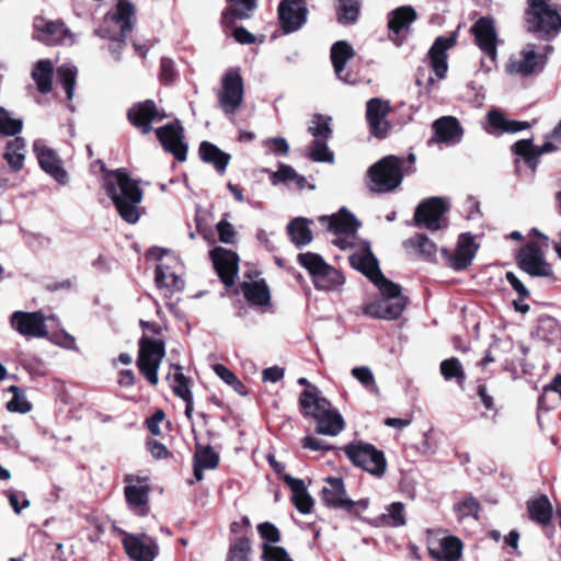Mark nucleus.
Segmentation results:
<instances>
[{
    "mask_svg": "<svg viewBox=\"0 0 561 561\" xmlns=\"http://www.w3.org/2000/svg\"><path fill=\"white\" fill-rule=\"evenodd\" d=\"M351 265L364 273L380 290L385 320L398 319L405 309L407 298L398 284L387 279L379 270L377 259L366 245L350 256Z\"/></svg>",
    "mask_w": 561,
    "mask_h": 561,
    "instance_id": "1",
    "label": "nucleus"
},
{
    "mask_svg": "<svg viewBox=\"0 0 561 561\" xmlns=\"http://www.w3.org/2000/svg\"><path fill=\"white\" fill-rule=\"evenodd\" d=\"M104 188L122 219L136 224L140 218L139 205L142 201V191L137 182L126 172L116 170L105 175Z\"/></svg>",
    "mask_w": 561,
    "mask_h": 561,
    "instance_id": "2",
    "label": "nucleus"
},
{
    "mask_svg": "<svg viewBox=\"0 0 561 561\" xmlns=\"http://www.w3.org/2000/svg\"><path fill=\"white\" fill-rule=\"evenodd\" d=\"M299 403L306 416H312L317 423V434L336 436L344 428V420L342 415L334 409L331 403L320 396L314 389H306L299 399Z\"/></svg>",
    "mask_w": 561,
    "mask_h": 561,
    "instance_id": "3",
    "label": "nucleus"
},
{
    "mask_svg": "<svg viewBox=\"0 0 561 561\" xmlns=\"http://www.w3.org/2000/svg\"><path fill=\"white\" fill-rule=\"evenodd\" d=\"M134 15V4L127 0H118L116 11L113 14H106L104 16V24L95 31L96 35L113 41L110 49L116 60L121 59V48L124 38L133 30Z\"/></svg>",
    "mask_w": 561,
    "mask_h": 561,
    "instance_id": "4",
    "label": "nucleus"
},
{
    "mask_svg": "<svg viewBox=\"0 0 561 561\" xmlns=\"http://www.w3.org/2000/svg\"><path fill=\"white\" fill-rule=\"evenodd\" d=\"M402 164V159L388 156L371 165L367 171L369 190L388 193L399 187L403 179Z\"/></svg>",
    "mask_w": 561,
    "mask_h": 561,
    "instance_id": "5",
    "label": "nucleus"
},
{
    "mask_svg": "<svg viewBox=\"0 0 561 561\" xmlns=\"http://www.w3.org/2000/svg\"><path fill=\"white\" fill-rule=\"evenodd\" d=\"M474 43L484 57L481 59V69L490 72L496 67L497 44L500 42L495 22L492 18L482 16L471 27Z\"/></svg>",
    "mask_w": 561,
    "mask_h": 561,
    "instance_id": "6",
    "label": "nucleus"
},
{
    "mask_svg": "<svg viewBox=\"0 0 561 561\" xmlns=\"http://www.w3.org/2000/svg\"><path fill=\"white\" fill-rule=\"evenodd\" d=\"M298 262L310 273L318 289L333 290L344 282L340 271L327 264L319 254L301 253L298 255Z\"/></svg>",
    "mask_w": 561,
    "mask_h": 561,
    "instance_id": "7",
    "label": "nucleus"
},
{
    "mask_svg": "<svg viewBox=\"0 0 561 561\" xmlns=\"http://www.w3.org/2000/svg\"><path fill=\"white\" fill-rule=\"evenodd\" d=\"M244 87L238 68L228 69L221 77L217 91L219 108L227 115H234L243 103Z\"/></svg>",
    "mask_w": 561,
    "mask_h": 561,
    "instance_id": "8",
    "label": "nucleus"
},
{
    "mask_svg": "<svg viewBox=\"0 0 561 561\" xmlns=\"http://www.w3.org/2000/svg\"><path fill=\"white\" fill-rule=\"evenodd\" d=\"M319 220L327 226L328 230L335 234L332 242L340 249H348L354 245L355 232L359 227L357 219L342 208L332 216H321Z\"/></svg>",
    "mask_w": 561,
    "mask_h": 561,
    "instance_id": "9",
    "label": "nucleus"
},
{
    "mask_svg": "<svg viewBox=\"0 0 561 561\" xmlns=\"http://www.w3.org/2000/svg\"><path fill=\"white\" fill-rule=\"evenodd\" d=\"M164 354V343L161 340L146 336L141 337L137 365L141 374L151 385H157L159 381L158 369Z\"/></svg>",
    "mask_w": 561,
    "mask_h": 561,
    "instance_id": "10",
    "label": "nucleus"
},
{
    "mask_svg": "<svg viewBox=\"0 0 561 561\" xmlns=\"http://www.w3.org/2000/svg\"><path fill=\"white\" fill-rule=\"evenodd\" d=\"M345 454L355 466L377 477L385 473L387 462L383 453L374 445L362 442L351 444L345 447Z\"/></svg>",
    "mask_w": 561,
    "mask_h": 561,
    "instance_id": "11",
    "label": "nucleus"
},
{
    "mask_svg": "<svg viewBox=\"0 0 561 561\" xmlns=\"http://www.w3.org/2000/svg\"><path fill=\"white\" fill-rule=\"evenodd\" d=\"M527 22L530 30L549 34L561 30V16L549 0H529Z\"/></svg>",
    "mask_w": 561,
    "mask_h": 561,
    "instance_id": "12",
    "label": "nucleus"
},
{
    "mask_svg": "<svg viewBox=\"0 0 561 561\" xmlns=\"http://www.w3.org/2000/svg\"><path fill=\"white\" fill-rule=\"evenodd\" d=\"M33 37L46 45H71L75 35L60 21H51L42 16L34 19Z\"/></svg>",
    "mask_w": 561,
    "mask_h": 561,
    "instance_id": "13",
    "label": "nucleus"
},
{
    "mask_svg": "<svg viewBox=\"0 0 561 561\" xmlns=\"http://www.w3.org/2000/svg\"><path fill=\"white\" fill-rule=\"evenodd\" d=\"M448 210V204L443 197H431L422 202L414 214L416 225L424 226L431 231H437L446 227L444 214Z\"/></svg>",
    "mask_w": 561,
    "mask_h": 561,
    "instance_id": "14",
    "label": "nucleus"
},
{
    "mask_svg": "<svg viewBox=\"0 0 561 561\" xmlns=\"http://www.w3.org/2000/svg\"><path fill=\"white\" fill-rule=\"evenodd\" d=\"M519 267L533 277H547L552 268L545 259L543 251L534 242L527 243L517 255Z\"/></svg>",
    "mask_w": 561,
    "mask_h": 561,
    "instance_id": "15",
    "label": "nucleus"
},
{
    "mask_svg": "<svg viewBox=\"0 0 561 561\" xmlns=\"http://www.w3.org/2000/svg\"><path fill=\"white\" fill-rule=\"evenodd\" d=\"M123 546L134 561H154L159 547L154 539L146 534H124Z\"/></svg>",
    "mask_w": 561,
    "mask_h": 561,
    "instance_id": "16",
    "label": "nucleus"
},
{
    "mask_svg": "<svg viewBox=\"0 0 561 561\" xmlns=\"http://www.w3.org/2000/svg\"><path fill=\"white\" fill-rule=\"evenodd\" d=\"M125 481V497L130 510L136 514L146 515L150 486L146 478L128 474Z\"/></svg>",
    "mask_w": 561,
    "mask_h": 561,
    "instance_id": "17",
    "label": "nucleus"
},
{
    "mask_svg": "<svg viewBox=\"0 0 561 561\" xmlns=\"http://www.w3.org/2000/svg\"><path fill=\"white\" fill-rule=\"evenodd\" d=\"M45 320L46 318L42 311H15L10 319L12 328L27 337H46L48 332Z\"/></svg>",
    "mask_w": 561,
    "mask_h": 561,
    "instance_id": "18",
    "label": "nucleus"
},
{
    "mask_svg": "<svg viewBox=\"0 0 561 561\" xmlns=\"http://www.w3.org/2000/svg\"><path fill=\"white\" fill-rule=\"evenodd\" d=\"M308 9L304 0H282L278 18L285 33L298 31L307 21Z\"/></svg>",
    "mask_w": 561,
    "mask_h": 561,
    "instance_id": "19",
    "label": "nucleus"
},
{
    "mask_svg": "<svg viewBox=\"0 0 561 561\" xmlns=\"http://www.w3.org/2000/svg\"><path fill=\"white\" fill-rule=\"evenodd\" d=\"M543 64L542 56L536 51L535 45L527 44L523 49L512 55L506 64V71L515 76H528Z\"/></svg>",
    "mask_w": 561,
    "mask_h": 561,
    "instance_id": "20",
    "label": "nucleus"
},
{
    "mask_svg": "<svg viewBox=\"0 0 561 561\" xmlns=\"http://www.w3.org/2000/svg\"><path fill=\"white\" fill-rule=\"evenodd\" d=\"M390 112V104L388 101L380 98L370 99L366 104V118L369 125L370 133L378 137L383 138L387 136L390 124L387 116Z\"/></svg>",
    "mask_w": 561,
    "mask_h": 561,
    "instance_id": "21",
    "label": "nucleus"
},
{
    "mask_svg": "<svg viewBox=\"0 0 561 561\" xmlns=\"http://www.w3.org/2000/svg\"><path fill=\"white\" fill-rule=\"evenodd\" d=\"M478 249L479 245L474 242L473 236L470 233H461L454 254H450L446 249H443L442 252L448 260V264L451 268L461 271L471 264Z\"/></svg>",
    "mask_w": 561,
    "mask_h": 561,
    "instance_id": "22",
    "label": "nucleus"
},
{
    "mask_svg": "<svg viewBox=\"0 0 561 561\" xmlns=\"http://www.w3.org/2000/svg\"><path fill=\"white\" fill-rule=\"evenodd\" d=\"M214 267L226 286L234 284L238 274L239 257L237 253L224 248H215L210 252Z\"/></svg>",
    "mask_w": 561,
    "mask_h": 561,
    "instance_id": "23",
    "label": "nucleus"
},
{
    "mask_svg": "<svg viewBox=\"0 0 561 561\" xmlns=\"http://www.w3.org/2000/svg\"><path fill=\"white\" fill-rule=\"evenodd\" d=\"M33 148L41 168L60 184H66L67 172L56 152L41 139L34 141Z\"/></svg>",
    "mask_w": 561,
    "mask_h": 561,
    "instance_id": "24",
    "label": "nucleus"
},
{
    "mask_svg": "<svg viewBox=\"0 0 561 561\" xmlns=\"http://www.w3.org/2000/svg\"><path fill=\"white\" fill-rule=\"evenodd\" d=\"M157 136L163 148L174 154L178 160L186 159L187 147L183 142V128L179 122L158 128Z\"/></svg>",
    "mask_w": 561,
    "mask_h": 561,
    "instance_id": "25",
    "label": "nucleus"
},
{
    "mask_svg": "<svg viewBox=\"0 0 561 561\" xmlns=\"http://www.w3.org/2000/svg\"><path fill=\"white\" fill-rule=\"evenodd\" d=\"M428 553L437 561H458L462 553V542L455 536L428 539Z\"/></svg>",
    "mask_w": 561,
    "mask_h": 561,
    "instance_id": "26",
    "label": "nucleus"
},
{
    "mask_svg": "<svg viewBox=\"0 0 561 561\" xmlns=\"http://www.w3.org/2000/svg\"><path fill=\"white\" fill-rule=\"evenodd\" d=\"M354 55L353 47L345 41H339L331 47V60L334 72L341 81L348 84L356 82V78L352 73L345 72V65Z\"/></svg>",
    "mask_w": 561,
    "mask_h": 561,
    "instance_id": "27",
    "label": "nucleus"
},
{
    "mask_svg": "<svg viewBox=\"0 0 561 561\" xmlns=\"http://www.w3.org/2000/svg\"><path fill=\"white\" fill-rule=\"evenodd\" d=\"M127 117L135 127L147 134L151 130V122L159 117V111L153 101L147 100L133 105Z\"/></svg>",
    "mask_w": 561,
    "mask_h": 561,
    "instance_id": "28",
    "label": "nucleus"
},
{
    "mask_svg": "<svg viewBox=\"0 0 561 561\" xmlns=\"http://www.w3.org/2000/svg\"><path fill=\"white\" fill-rule=\"evenodd\" d=\"M456 37H438L428 51L431 66L436 77L444 79L448 69L446 50L454 46Z\"/></svg>",
    "mask_w": 561,
    "mask_h": 561,
    "instance_id": "29",
    "label": "nucleus"
},
{
    "mask_svg": "<svg viewBox=\"0 0 561 561\" xmlns=\"http://www.w3.org/2000/svg\"><path fill=\"white\" fill-rule=\"evenodd\" d=\"M435 141L444 144L460 142L463 129L454 116H443L433 123Z\"/></svg>",
    "mask_w": 561,
    "mask_h": 561,
    "instance_id": "30",
    "label": "nucleus"
},
{
    "mask_svg": "<svg viewBox=\"0 0 561 561\" xmlns=\"http://www.w3.org/2000/svg\"><path fill=\"white\" fill-rule=\"evenodd\" d=\"M554 145L546 142L542 146H534L531 139H522L514 144L513 152L525 160L531 172H535L540 156L553 151Z\"/></svg>",
    "mask_w": 561,
    "mask_h": 561,
    "instance_id": "31",
    "label": "nucleus"
},
{
    "mask_svg": "<svg viewBox=\"0 0 561 561\" xmlns=\"http://www.w3.org/2000/svg\"><path fill=\"white\" fill-rule=\"evenodd\" d=\"M324 482L327 485L321 490V501L323 504L329 507L344 510L348 497L343 480L337 477H330L325 478Z\"/></svg>",
    "mask_w": 561,
    "mask_h": 561,
    "instance_id": "32",
    "label": "nucleus"
},
{
    "mask_svg": "<svg viewBox=\"0 0 561 561\" xmlns=\"http://www.w3.org/2000/svg\"><path fill=\"white\" fill-rule=\"evenodd\" d=\"M283 480L293 492V501L296 508L302 514L310 513L313 506V500L308 493L304 480L296 479L286 473L283 474Z\"/></svg>",
    "mask_w": 561,
    "mask_h": 561,
    "instance_id": "33",
    "label": "nucleus"
},
{
    "mask_svg": "<svg viewBox=\"0 0 561 561\" xmlns=\"http://www.w3.org/2000/svg\"><path fill=\"white\" fill-rule=\"evenodd\" d=\"M219 456L210 446L197 445L194 455V477L197 481L203 480V471L211 470L218 466Z\"/></svg>",
    "mask_w": 561,
    "mask_h": 561,
    "instance_id": "34",
    "label": "nucleus"
},
{
    "mask_svg": "<svg viewBox=\"0 0 561 561\" xmlns=\"http://www.w3.org/2000/svg\"><path fill=\"white\" fill-rule=\"evenodd\" d=\"M242 293L247 300L255 306H268L271 293L264 280L245 282L242 284Z\"/></svg>",
    "mask_w": 561,
    "mask_h": 561,
    "instance_id": "35",
    "label": "nucleus"
},
{
    "mask_svg": "<svg viewBox=\"0 0 561 561\" xmlns=\"http://www.w3.org/2000/svg\"><path fill=\"white\" fill-rule=\"evenodd\" d=\"M488 122L496 134H514L529 127L527 122L510 121L505 118V116L497 110H491L488 113Z\"/></svg>",
    "mask_w": 561,
    "mask_h": 561,
    "instance_id": "36",
    "label": "nucleus"
},
{
    "mask_svg": "<svg viewBox=\"0 0 561 561\" xmlns=\"http://www.w3.org/2000/svg\"><path fill=\"white\" fill-rule=\"evenodd\" d=\"M255 8V0H228V7L222 14V22L226 25H231L234 19H248Z\"/></svg>",
    "mask_w": 561,
    "mask_h": 561,
    "instance_id": "37",
    "label": "nucleus"
},
{
    "mask_svg": "<svg viewBox=\"0 0 561 561\" xmlns=\"http://www.w3.org/2000/svg\"><path fill=\"white\" fill-rule=\"evenodd\" d=\"M528 513L533 520L542 526H547L552 518V505L547 496L529 500L527 503Z\"/></svg>",
    "mask_w": 561,
    "mask_h": 561,
    "instance_id": "38",
    "label": "nucleus"
},
{
    "mask_svg": "<svg viewBox=\"0 0 561 561\" xmlns=\"http://www.w3.org/2000/svg\"><path fill=\"white\" fill-rule=\"evenodd\" d=\"M201 158L208 163H213L219 173H224L229 161L230 154L221 151L217 146L204 141L199 147Z\"/></svg>",
    "mask_w": 561,
    "mask_h": 561,
    "instance_id": "39",
    "label": "nucleus"
},
{
    "mask_svg": "<svg viewBox=\"0 0 561 561\" xmlns=\"http://www.w3.org/2000/svg\"><path fill=\"white\" fill-rule=\"evenodd\" d=\"M415 19V10L411 5H403L389 13L388 27L393 33L399 34L400 31L408 28Z\"/></svg>",
    "mask_w": 561,
    "mask_h": 561,
    "instance_id": "40",
    "label": "nucleus"
},
{
    "mask_svg": "<svg viewBox=\"0 0 561 561\" xmlns=\"http://www.w3.org/2000/svg\"><path fill=\"white\" fill-rule=\"evenodd\" d=\"M54 72V64L48 59L38 60L33 70L32 78L37 89L42 93H48L51 90V78Z\"/></svg>",
    "mask_w": 561,
    "mask_h": 561,
    "instance_id": "41",
    "label": "nucleus"
},
{
    "mask_svg": "<svg viewBox=\"0 0 561 561\" xmlns=\"http://www.w3.org/2000/svg\"><path fill=\"white\" fill-rule=\"evenodd\" d=\"M156 284L159 288H165L170 291H181L185 286L182 277L162 263L157 266Z\"/></svg>",
    "mask_w": 561,
    "mask_h": 561,
    "instance_id": "42",
    "label": "nucleus"
},
{
    "mask_svg": "<svg viewBox=\"0 0 561 561\" xmlns=\"http://www.w3.org/2000/svg\"><path fill=\"white\" fill-rule=\"evenodd\" d=\"M288 234L297 247L307 245L312 241V231L307 219L298 217L287 226Z\"/></svg>",
    "mask_w": 561,
    "mask_h": 561,
    "instance_id": "43",
    "label": "nucleus"
},
{
    "mask_svg": "<svg viewBox=\"0 0 561 561\" xmlns=\"http://www.w3.org/2000/svg\"><path fill=\"white\" fill-rule=\"evenodd\" d=\"M403 245L407 250H413L426 260H433L437 251L436 244L424 234H416L405 240Z\"/></svg>",
    "mask_w": 561,
    "mask_h": 561,
    "instance_id": "44",
    "label": "nucleus"
},
{
    "mask_svg": "<svg viewBox=\"0 0 561 561\" xmlns=\"http://www.w3.org/2000/svg\"><path fill=\"white\" fill-rule=\"evenodd\" d=\"M380 526L400 527L405 525L404 506L400 502H394L387 507L377 522Z\"/></svg>",
    "mask_w": 561,
    "mask_h": 561,
    "instance_id": "45",
    "label": "nucleus"
},
{
    "mask_svg": "<svg viewBox=\"0 0 561 561\" xmlns=\"http://www.w3.org/2000/svg\"><path fill=\"white\" fill-rule=\"evenodd\" d=\"M77 73V67L72 64H64L57 68V79L62 84L68 100L73 98Z\"/></svg>",
    "mask_w": 561,
    "mask_h": 561,
    "instance_id": "46",
    "label": "nucleus"
},
{
    "mask_svg": "<svg viewBox=\"0 0 561 561\" xmlns=\"http://www.w3.org/2000/svg\"><path fill=\"white\" fill-rule=\"evenodd\" d=\"M440 374L446 380L456 379L462 388L466 379L465 371L458 358L451 357L440 363Z\"/></svg>",
    "mask_w": 561,
    "mask_h": 561,
    "instance_id": "47",
    "label": "nucleus"
},
{
    "mask_svg": "<svg viewBox=\"0 0 561 561\" xmlns=\"http://www.w3.org/2000/svg\"><path fill=\"white\" fill-rule=\"evenodd\" d=\"M359 13V0H337V21L342 24L354 23Z\"/></svg>",
    "mask_w": 561,
    "mask_h": 561,
    "instance_id": "48",
    "label": "nucleus"
},
{
    "mask_svg": "<svg viewBox=\"0 0 561 561\" xmlns=\"http://www.w3.org/2000/svg\"><path fill=\"white\" fill-rule=\"evenodd\" d=\"M330 122L331 117L317 114L311 118L308 131L314 139H328L332 134Z\"/></svg>",
    "mask_w": 561,
    "mask_h": 561,
    "instance_id": "49",
    "label": "nucleus"
},
{
    "mask_svg": "<svg viewBox=\"0 0 561 561\" xmlns=\"http://www.w3.org/2000/svg\"><path fill=\"white\" fill-rule=\"evenodd\" d=\"M251 543L248 538H238L230 545L227 561H250Z\"/></svg>",
    "mask_w": 561,
    "mask_h": 561,
    "instance_id": "50",
    "label": "nucleus"
},
{
    "mask_svg": "<svg viewBox=\"0 0 561 561\" xmlns=\"http://www.w3.org/2000/svg\"><path fill=\"white\" fill-rule=\"evenodd\" d=\"M23 122L14 118L4 107H0V134L13 136L21 131Z\"/></svg>",
    "mask_w": 561,
    "mask_h": 561,
    "instance_id": "51",
    "label": "nucleus"
},
{
    "mask_svg": "<svg viewBox=\"0 0 561 561\" xmlns=\"http://www.w3.org/2000/svg\"><path fill=\"white\" fill-rule=\"evenodd\" d=\"M171 387L173 392L182 400L193 397L190 389V380L180 371V368H178V371L172 377Z\"/></svg>",
    "mask_w": 561,
    "mask_h": 561,
    "instance_id": "52",
    "label": "nucleus"
},
{
    "mask_svg": "<svg viewBox=\"0 0 561 561\" xmlns=\"http://www.w3.org/2000/svg\"><path fill=\"white\" fill-rule=\"evenodd\" d=\"M352 376L358 380L367 390L377 392L378 387L375 381L371 369L367 366L354 367L352 369Z\"/></svg>",
    "mask_w": 561,
    "mask_h": 561,
    "instance_id": "53",
    "label": "nucleus"
},
{
    "mask_svg": "<svg viewBox=\"0 0 561 561\" xmlns=\"http://www.w3.org/2000/svg\"><path fill=\"white\" fill-rule=\"evenodd\" d=\"M310 158L317 162H333L334 156L329 151L327 139H314L309 153Z\"/></svg>",
    "mask_w": 561,
    "mask_h": 561,
    "instance_id": "54",
    "label": "nucleus"
},
{
    "mask_svg": "<svg viewBox=\"0 0 561 561\" xmlns=\"http://www.w3.org/2000/svg\"><path fill=\"white\" fill-rule=\"evenodd\" d=\"M262 558L265 561H293L284 548L267 542L263 545Z\"/></svg>",
    "mask_w": 561,
    "mask_h": 561,
    "instance_id": "55",
    "label": "nucleus"
},
{
    "mask_svg": "<svg viewBox=\"0 0 561 561\" xmlns=\"http://www.w3.org/2000/svg\"><path fill=\"white\" fill-rule=\"evenodd\" d=\"M10 391L14 393V397L8 402L7 408L12 412L27 413L31 411L32 405L26 400L19 397V388L11 386Z\"/></svg>",
    "mask_w": 561,
    "mask_h": 561,
    "instance_id": "56",
    "label": "nucleus"
},
{
    "mask_svg": "<svg viewBox=\"0 0 561 561\" xmlns=\"http://www.w3.org/2000/svg\"><path fill=\"white\" fill-rule=\"evenodd\" d=\"M478 507V502L474 499L469 497L463 500L456 506V512L459 518H465L469 516H473L474 518H477Z\"/></svg>",
    "mask_w": 561,
    "mask_h": 561,
    "instance_id": "57",
    "label": "nucleus"
},
{
    "mask_svg": "<svg viewBox=\"0 0 561 561\" xmlns=\"http://www.w3.org/2000/svg\"><path fill=\"white\" fill-rule=\"evenodd\" d=\"M296 173L290 165L280 163L277 171L272 175L273 184L278 182L289 183L296 176Z\"/></svg>",
    "mask_w": 561,
    "mask_h": 561,
    "instance_id": "58",
    "label": "nucleus"
},
{
    "mask_svg": "<svg viewBox=\"0 0 561 561\" xmlns=\"http://www.w3.org/2000/svg\"><path fill=\"white\" fill-rule=\"evenodd\" d=\"M53 342L64 348L71 350V351H78L77 342L75 336L71 334L61 331L59 333L54 334Z\"/></svg>",
    "mask_w": 561,
    "mask_h": 561,
    "instance_id": "59",
    "label": "nucleus"
},
{
    "mask_svg": "<svg viewBox=\"0 0 561 561\" xmlns=\"http://www.w3.org/2000/svg\"><path fill=\"white\" fill-rule=\"evenodd\" d=\"M257 530L266 541L273 543L279 541V531L273 524L262 523L257 526Z\"/></svg>",
    "mask_w": 561,
    "mask_h": 561,
    "instance_id": "60",
    "label": "nucleus"
},
{
    "mask_svg": "<svg viewBox=\"0 0 561 561\" xmlns=\"http://www.w3.org/2000/svg\"><path fill=\"white\" fill-rule=\"evenodd\" d=\"M264 145L276 154H287L289 151L288 142L283 137H274L264 141Z\"/></svg>",
    "mask_w": 561,
    "mask_h": 561,
    "instance_id": "61",
    "label": "nucleus"
},
{
    "mask_svg": "<svg viewBox=\"0 0 561 561\" xmlns=\"http://www.w3.org/2000/svg\"><path fill=\"white\" fill-rule=\"evenodd\" d=\"M217 231L219 234V239L224 243H232L234 238V229L232 225L226 220H220L217 224Z\"/></svg>",
    "mask_w": 561,
    "mask_h": 561,
    "instance_id": "62",
    "label": "nucleus"
},
{
    "mask_svg": "<svg viewBox=\"0 0 561 561\" xmlns=\"http://www.w3.org/2000/svg\"><path fill=\"white\" fill-rule=\"evenodd\" d=\"M363 312L368 317L385 320L383 305L381 299L366 304L364 306Z\"/></svg>",
    "mask_w": 561,
    "mask_h": 561,
    "instance_id": "63",
    "label": "nucleus"
},
{
    "mask_svg": "<svg viewBox=\"0 0 561 561\" xmlns=\"http://www.w3.org/2000/svg\"><path fill=\"white\" fill-rule=\"evenodd\" d=\"M4 159L13 170L19 171L23 167L25 154L19 153L13 150H9V148L7 147L4 152Z\"/></svg>",
    "mask_w": 561,
    "mask_h": 561,
    "instance_id": "64",
    "label": "nucleus"
}]
</instances>
